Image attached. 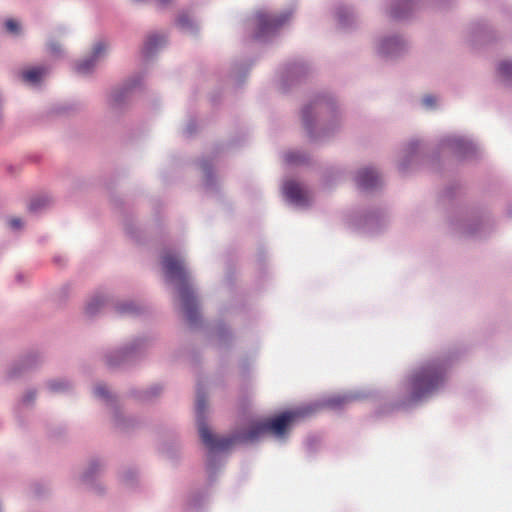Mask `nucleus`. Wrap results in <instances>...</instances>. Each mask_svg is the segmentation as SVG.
I'll list each match as a JSON object with an SVG mask.
<instances>
[{
	"label": "nucleus",
	"mask_w": 512,
	"mask_h": 512,
	"mask_svg": "<svg viewBox=\"0 0 512 512\" xmlns=\"http://www.w3.org/2000/svg\"><path fill=\"white\" fill-rule=\"evenodd\" d=\"M366 395L361 392H349L327 397L321 402L308 404L289 410L275 416L274 418L257 422L250 426L246 431L234 434L230 437H218L212 433L207 424V403L206 397L197 389L195 411L198 433L202 443L208 449L206 471L209 478L222 465L220 452L228 450L234 443L254 442L261 437L270 434L278 441H284L289 434L291 424L300 418L307 417L320 407H327L332 410H339L348 404L365 398Z\"/></svg>",
	"instance_id": "nucleus-1"
},
{
	"label": "nucleus",
	"mask_w": 512,
	"mask_h": 512,
	"mask_svg": "<svg viewBox=\"0 0 512 512\" xmlns=\"http://www.w3.org/2000/svg\"><path fill=\"white\" fill-rule=\"evenodd\" d=\"M301 122L311 142L332 138L342 127V114L334 96L328 92L314 95L301 109Z\"/></svg>",
	"instance_id": "nucleus-2"
},
{
	"label": "nucleus",
	"mask_w": 512,
	"mask_h": 512,
	"mask_svg": "<svg viewBox=\"0 0 512 512\" xmlns=\"http://www.w3.org/2000/svg\"><path fill=\"white\" fill-rule=\"evenodd\" d=\"M162 267L169 282L178 284V292L182 301L187 322L191 327L200 323L198 301L190 285V275L185 265V258L180 251L165 250L162 256Z\"/></svg>",
	"instance_id": "nucleus-3"
},
{
	"label": "nucleus",
	"mask_w": 512,
	"mask_h": 512,
	"mask_svg": "<svg viewBox=\"0 0 512 512\" xmlns=\"http://www.w3.org/2000/svg\"><path fill=\"white\" fill-rule=\"evenodd\" d=\"M448 367L443 358L427 360L416 367L407 380L410 400L422 401L438 392L446 382Z\"/></svg>",
	"instance_id": "nucleus-4"
},
{
	"label": "nucleus",
	"mask_w": 512,
	"mask_h": 512,
	"mask_svg": "<svg viewBox=\"0 0 512 512\" xmlns=\"http://www.w3.org/2000/svg\"><path fill=\"white\" fill-rule=\"evenodd\" d=\"M152 343V338L148 336L133 338L119 348L105 351L103 355L104 363L109 368L133 365L144 358Z\"/></svg>",
	"instance_id": "nucleus-5"
},
{
	"label": "nucleus",
	"mask_w": 512,
	"mask_h": 512,
	"mask_svg": "<svg viewBox=\"0 0 512 512\" xmlns=\"http://www.w3.org/2000/svg\"><path fill=\"white\" fill-rule=\"evenodd\" d=\"M291 10H286L280 14H270L265 11H258L252 19L254 28L253 38L262 43L271 41L276 37L290 20Z\"/></svg>",
	"instance_id": "nucleus-6"
},
{
	"label": "nucleus",
	"mask_w": 512,
	"mask_h": 512,
	"mask_svg": "<svg viewBox=\"0 0 512 512\" xmlns=\"http://www.w3.org/2000/svg\"><path fill=\"white\" fill-rule=\"evenodd\" d=\"M438 148L439 151L449 152L461 160L476 156L478 151L477 145L470 138L454 133L442 136Z\"/></svg>",
	"instance_id": "nucleus-7"
},
{
	"label": "nucleus",
	"mask_w": 512,
	"mask_h": 512,
	"mask_svg": "<svg viewBox=\"0 0 512 512\" xmlns=\"http://www.w3.org/2000/svg\"><path fill=\"white\" fill-rule=\"evenodd\" d=\"M93 394L95 398L113 408V421L118 429L126 431L137 425V420L134 417L126 416L123 411L115 406V397L105 383L95 384Z\"/></svg>",
	"instance_id": "nucleus-8"
},
{
	"label": "nucleus",
	"mask_w": 512,
	"mask_h": 512,
	"mask_svg": "<svg viewBox=\"0 0 512 512\" xmlns=\"http://www.w3.org/2000/svg\"><path fill=\"white\" fill-rule=\"evenodd\" d=\"M374 48L381 58L391 60L403 55L407 51L408 43L401 35L387 34L375 40Z\"/></svg>",
	"instance_id": "nucleus-9"
},
{
	"label": "nucleus",
	"mask_w": 512,
	"mask_h": 512,
	"mask_svg": "<svg viewBox=\"0 0 512 512\" xmlns=\"http://www.w3.org/2000/svg\"><path fill=\"white\" fill-rule=\"evenodd\" d=\"M109 44L105 40H98L92 46L88 56L77 61L74 70L81 76L91 75L97 68L98 64L107 56Z\"/></svg>",
	"instance_id": "nucleus-10"
},
{
	"label": "nucleus",
	"mask_w": 512,
	"mask_h": 512,
	"mask_svg": "<svg viewBox=\"0 0 512 512\" xmlns=\"http://www.w3.org/2000/svg\"><path fill=\"white\" fill-rule=\"evenodd\" d=\"M311 68L305 61L288 63L280 72L279 89L286 92L290 87L300 83L310 73Z\"/></svg>",
	"instance_id": "nucleus-11"
},
{
	"label": "nucleus",
	"mask_w": 512,
	"mask_h": 512,
	"mask_svg": "<svg viewBox=\"0 0 512 512\" xmlns=\"http://www.w3.org/2000/svg\"><path fill=\"white\" fill-rule=\"evenodd\" d=\"M44 361V356L39 351H29L23 354L18 360L14 361L7 368L6 376L10 380H15L22 377L27 372H30L39 367Z\"/></svg>",
	"instance_id": "nucleus-12"
},
{
	"label": "nucleus",
	"mask_w": 512,
	"mask_h": 512,
	"mask_svg": "<svg viewBox=\"0 0 512 512\" xmlns=\"http://www.w3.org/2000/svg\"><path fill=\"white\" fill-rule=\"evenodd\" d=\"M142 76L134 75L123 85L115 87L109 91L106 97V103L113 110L121 109L126 103L131 92L141 85Z\"/></svg>",
	"instance_id": "nucleus-13"
},
{
	"label": "nucleus",
	"mask_w": 512,
	"mask_h": 512,
	"mask_svg": "<svg viewBox=\"0 0 512 512\" xmlns=\"http://www.w3.org/2000/svg\"><path fill=\"white\" fill-rule=\"evenodd\" d=\"M422 7V0H388L385 13L395 20H403L410 17Z\"/></svg>",
	"instance_id": "nucleus-14"
},
{
	"label": "nucleus",
	"mask_w": 512,
	"mask_h": 512,
	"mask_svg": "<svg viewBox=\"0 0 512 512\" xmlns=\"http://www.w3.org/2000/svg\"><path fill=\"white\" fill-rule=\"evenodd\" d=\"M283 194L286 200L297 208H307L311 204V197L305 189H303L297 182L287 180L284 182Z\"/></svg>",
	"instance_id": "nucleus-15"
},
{
	"label": "nucleus",
	"mask_w": 512,
	"mask_h": 512,
	"mask_svg": "<svg viewBox=\"0 0 512 512\" xmlns=\"http://www.w3.org/2000/svg\"><path fill=\"white\" fill-rule=\"evenodd\" d=\"M384 223V216L377 211L359 215L350 220V224L353 227L362 230L366 234L377 233Z\"/></svg>",
	"instance_id": "nucleus-16"
},
{
	"label": "nucleus",
	"mask_w": 512,
	"mask_h": 512,
	"mask_svg": "<svg viewBox=\"0 0 512 512\" xmlns=\"http://www.w3.org/2000/svg\"><path fill=\"white\" fill-rule=\"evenodd\" d=\"M421 149L422 143L417 139H412L403 146L398 162L400 172H407L417 162Z\"/></svg>",
	"instance_id": "nucleus-17"
},
{
	"label": "nucleus",
	"mask_w": 512,
	"mask_h": 512,
	"mask_svg": "<svg viewBox=\"0 0 512 512\" xmlns=\"http://www.w3.org/2000/svg\"><path fill=\"white\" fill-rule=\"evenodd\" d=\"M355 181L358 187L364 191L375 189L382 183L378 171L371 167L360 169L357 172Z\"/></svg>",
	"instance_id": "nucleus-18"
},
{
	"label": "nucleus",
	"mask_w": 512,
	"mask_h": 512,
	"mask_svg": "<svg viewBox=\"0 0 512 512\" xmlns=\"http://www.w3.org/2000/svg\"><path fill=\"white\" fill-rule=\"evenodd\" d=\"M49 69L46 66H34L27 69L22 70L19 73L20 79L27 85L37 86L43 80V78L48 74Z\"/></svg>",
	"instance_id": "nucleus-19"
},
{
	"label": "nucleus",
	"mask_w": 512,
	"mask_h": 512,
	"mask_svg": "<svg viewBox=\"0 0 512 512\" xmlns=\"http://www.w3.org/2000/svg\"><path fill=\"white\" fill-rule=\"evenodd\" d=\"M167 42L164 34L152 33L147 36L142 53L145 58H150L155 55Z\"/></svg>",
	"instance_id": "nucleus-20"
},
{
	"label": "nucleus",
	"mask_w": 512,
	"mask_h": 512,
	"mask_svg": "<svg viewBox=\"0 0 512 512\" xmlns=\"http://www.w3.org/2000/svg\"><path fill=\"white\" fill-rule=\"evenodd\" d=\"M105 462L99 458H93L89 461L85 471L81 476V480L83 483L87 485H92L94 480L101 475L104 471Z\"/></svg>",
	"instance_id": "nucleus-21"
},
{
	"label": "nucleus",
	"mask_w": 512,
	"mask_h": 512,
	"mask_svg": "<svg viewBox=\"0 0 512 512\" xmlns=\"http://www.w3.org/2000/svg\"><path fill=\"white\" fill-rule=\"evenodd\" d=\"M335 17L337 19L338 25L342 29L351 28L357 20L356 14L353 9L347 7L345 5H339L335 11Z\"/></svg>",
	"instance_id": "nucleus-22"
},
{
	"label": "nucleus",
	"mask_w": 512,
	"mask_h": 512,
	"mask_svg": "<svg viewBox=\"0 0 512 512\" xmlns=\"http://www.w3.org/2000/svg\"><path fill=\"white\" fill-rule=\"evenodd\" d=\"M459 232L465 236H481L484 223L479 219H465L455 224Z\"/></svg>",
	"instance_id": "nucleus-23"
},
{
	"label": "nucleus",
	"mask_w": 512,
	"mask_h": 512,
	"mask_svg": "<svg viewBox=\"0 0 512 512\" xmlns=\"http://www.w3.org/2000/svg\"><path fill=\"white\" fill-rule=\"evenodd\" d=\"M110 299L102 294L96 293L89 298L85 306V313L88 316L97 315L103 307L109 304Z\"/></svg>",
	"instance_id": "nucleus-24"
},
{
	"label": "nucleus",
	"mask_w": 512,
	"mask_h": 512,
	"mask_svg": "<svg viewBox=\"0 0 512 512\" xmlns=\"http://www.w3.org/2000/svg\"><path fill=\"white\" fill-rule=\"evenodd\" d=\"M72 387V383L65 378L51 379L45 383L46 390L51 394L68 393Z\"/></svg>",
	"instance_id": "nucleus-25"
},
{
	"label": "nucleus",
	"mask_w": 512,
	"mask_h": 512,
	"mask_svg": "<svg viewBox=\"0 0 512 512\" xmlns=\"http://www.w3.org/2000/svg\"><path fill=\"white\" fill-rule=\"evenodd\" d=\"M112 306L120 315H137L141 311L140 305L132 300H117L112 302Z\"/></svg>",
	"instance_id": "nucleus-26"
},
{
	"label": "nucleus",
	"mask_w": 512,
	"mask_h": 512,
	"mask_svg": "<svg viewBox=\"0 0 512 512\" xmlns=\"http://www.w3.org/2000/svg\"><path fill=\"white\" fill-rule=\"evenodd\" d=\"M176 25L185 33L194 34L198 30V24L187 13L179 14Z\"/></svg>",
	"instance_id": "nucleus-27"
},
{
	"label": "nucleus",
	"mask_w": 512,
	"mask_h": 512,
	"mask_svg": "<svg viewBox=\"0 0 512 512\" xmlns=\"http://www.w3.org/2000/svg\"><path fill=\"white\" fill-rule=\"evenodd\" d=\"M497 72L504 85H512V60L507 59L499 62Z\"/></svg>",
	"instance_id": "nucleus-28"
},
{
	"label": "nucleus",
	"mask_w": 512,
	"mask_h": 512,
	"mask_svg": "<svg viewBox=\"0 0 512 512\" xmlns=\"http://www.w3.org/2000/svg\"><path fill=\"white\" fill-rule=\"evenodd\" d=\"M284 161L289 165H300L308 161V155L300 150H292L284 153Z\"/></svg>",
	"instance_id": "nucleus-29"
},
{
	"label": "nucleus",
	"mask_w": 512,
	"mask_h": 512,
	"mask_svg": "<svg viewBox=\"0 0 512 512\" xmlns=\"http://www.w3.org/2000/svg\"><path fill=\"white\" fill-rule=\"evenodd\" d=\"M162 391L163 387L159 384H155L145 390L140 391L137 395V398L143 402H152L161 395Z\"/></svg>",
	"instance_id": "nucleus-30"
},
{
	"label": "nucleus",
	"mask_w": 512,
	"mask_h": 512,
	"mask_svg": "<svg viewBox=\"0 0 512 512\" xmlns=\"http://www.w3.org/2000/svg\"><path fill=\"white\" fill-rule=\"evenodd\" d=\"M50 203L48 196H40L31 200L29 204V210L31 212H39L41 209L47 207Z\"/></svg>",
	"instance_id": "nucleus-31"
},
{
	"label": "nucleus",
	"mask_w": 512,
	"mask_h": 512,
	"mask_svg": "<svg viewBox=\"0 0 512 512\" xmlns=\"http://www.w3.org/2000/svg\"><path fill=\"white\" fill-rule=\"evenodd\" d=\"M247 70V68H243L242 66L240 67L238 64H235L229 76L230 80L233 81L236 85L240 84L243 81Z\"/></svg>",
	"instance_id": "nucleus-32"
},
{
	"label": "nucleus",
	"mask_w": 512,
	"mask_h": 512,
	"mask_svg": "<svg viewBox=\"0 0 512 512\" xmlns=\"http://www.w3.org/2000/svg\"><path fill=\"white\" fill-rule=\"evenodd\" d=\"M37 397V392L34 389H28L20 400L22 407H29L34 404Z\"/></svg>",
	"instance_id": "nucleus-33"
},
{
	"label": "nucleus",
	"mask_w": 512,
	"mask_h": 512,
	"mask_svg": "<svg viewBox=\"0 0 512 512\" xmlns=\"http://www.w3.org/2000/svg\"><path fill=\"white\" fill-rule=\"evenodd\" d=\"M5 29L8 33L12 35H19L21 33V25L20 22L15 19H7L4 22Z\"/></svg>",
	"instance_id": "nucleus-34"
},
{
	"label": "nucleus",
	"mask_w": 512,
	"mask_h": 512,
	"mask_svg": "<svg viewBox=\"0 0 512 512\" xmlns=\"http://www.w3.org/2000/svg\"><path fill=\"white\" fill-rule=\"evenodd\" d=\"M439 100V97L428 94L421 99V104L425 109L432 110L438 106Z\"/></svg>",
	"instance_id": "nucleus-35"
},
{
	"label": "nucleus",
	"mask_w": 512,
	"mask_h": 512,
	"mask_svg": "<svg viewBox=\"0 0 512 512\" xmlns=\"http://www.w3.org/2000/svg\"><path fill=\"white\" fill-rule=\"evenodd\" d=\"M201 168L205 174V186L212 187L213 185V175H212V168L208 161L204 160L201 162Z\"/></svg>",
	"instance_id": "nucleus-36"
},
{
	"label": "nucleus",
	"mask_w": 512,
	"mask_h": 512,
	"mask_svg": "<svg viewBox=\"0 0 512 512\" xmlns=\"http://www.w3.org/2000/svg\"><path fill=\"white\" fill-rule=\"evenodd\" d=\"M136 478H137V473H136V471H134L132 469L124 471L121 475L122 481L125 484L130 485V486H132L134 484V482L136 481Z\"/></svg>",
	"instance_id": "nucleus-37"
},
{
	"label": "nucleus",
	"mask_w": 512,
	"mask_h": 512,
	"mask_svg": "<svg viewBox=\"0 0 512 512\" xmlns=\"http://www.w3.org/2000/svg\"><path fill=\"white\" fill-rule=\"evenodd\" d=\"M48 49H49V52L55 56H60V55H62V52H63L61 45L57 42H50L48 44Z\"/></svg>",
	"instance_id": "nucleus-38"
},
{
	"label": "nucleus",
	"mask_w": 512,
	"mask_h": 512,
	"mask_svg": "<svg viewBox=\"0 0 512 512\" xmlns=\"http://www.w3.org/2000/svg\"><path fill=\"white\" fill-rule=\"evenodd\" d=\"M23 221L21 218H12L9 220V226L13 230H19L23 227Z\"/></svg>",
	"instance_id": "nucleus-39"
},
{
	"label": "nucleus",
	"mask_w": 512,
	"mask_h": 512,
	"mask_svg": "<svg viewBox=\"0 0 512 512\" xmlns=\"http://www.w3.org/2000/svg\"><path fill=\"white\" fill-rule=\"evenodd\" d=\"M174 0H154V4L157 9L163 10L168 8Z\"/></svg>",
	"instance_id": "nucleus-40"
},
{
	"label": "nucleus",
	"mask_w": 512,
	"mask_h": 512,
	"mask_svg": "<svg viewBox=\"0 0 512 512\" xmlns=\"http://www.w3.org/2000/svg\"><path fill=\"white\" fill-rule=\"evenodd\" d=\"M317 443L318 439L316 437H309L306 441V447L309 451H312Z\"/></svg>",
	"instance_id": "nucleus-41"
},
{
	"label": "nucleus",
	"mask_w": 512,
	"mask_h": 512,
	"mask_svg": "<svg viewBox=\"0 0 512 512\" xmlns=\"http://www.w3.org/2000/svg\"><path fill=\"white\" fill-rule=\"evenodd\" d=\"M195 123L193 121L189 122L188 125L186 126L185 128V131L184 133L187 135V136H191L194 131H195Z\"/></svg>",
	"instance_id": "nucleus-42"
},
{
	"label": "nucleus",
	"mask_w": 512,
	"mask_h": 512,
	"mask_svg": "<svg viewBox=\"0 0 512 512\" xmlns=\"http://www.w3.org/2000/svg\"><path fill=\"white\" fill-rule=\"evenodd\" d=\"M132 1L135 3H145V2H148L149 0H132Z\"/></svg>",
	"instance_id": "nucleus-43"
},
{
	"label": "nucleus",
	"mask_w": 512,
	"mask_h": 512,
	"mask_svg": "<svg viewBox=\"0 0 512 512\" xmlns=\"http://www.w3.org/2000/svg\"><path fill=\"white\" fill-rule=\"evenodd\" d=\"M220 333H221V337H223L224 330H223V329H221V330H220Z\"/></svg>",
	"instance_id": "nucleus-44"
}]
</instances>
